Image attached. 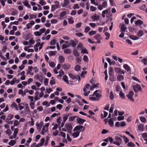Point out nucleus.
Segmentation results:
<instances>
[{
    "label": "nucleus",
    "instance_id": "f257e3e1",
    "mask_svg": "<svg viewBox=\"0 0 147 147\" xmlns=\"http://www.w3.org/2000/svg\"><path fill=\"white\" fill-rule=\"evenodd\" d=\"M122 136L120 135L117 134L115 137V141L113 144L117 146H119L122 143V140L120 137Z\"/></svg>",
    "mask_w": 147,
    "mask_h": 147
},
{
    "label": "nucleus",
    "instance_id": "f03ea898",
    "mask_svg": "<svg viewBox=\"0 0 147 147\" xmlns=\"http://www.w3.org/2000/svg\"><path fill=\"white\" fill-rule=\"evenodd\" d=\"M49 125V123H47L43 126L41 132V134L42 135H43L45 133H47L49 132L48 127Z\"/></svg>",
    "mask_w": 147,
    "mask_h": 147
},
{
    "label": "nucleus",
    "instance_id": "7ed1b4c3",
    "mask_svg": "<svg viewBox=\"0 0 147 147\" xmlns=\"http://www.w3.org/2000/svg\"><path fill=\"white\" fill-rule=\"evenodd\" d=\"M107 1H103L102 5H98L97 8L100 10H102L103 8H106L107 6Z\"/></svg>",
    "mask_w": 147,
    "mask_h": 147
},
{
    "label": "nucleus",
    "instance_id": "20e7f679",
    "mask_svg": "<svg viewBox=\"0 0 147 147\" xmlns=\"http://www.w3.org/2000/svg\"><path fill=\"white\" fill-rule=\"evenodd\" d=\"M85 129V127L81 125H77L73 129L74 131H83Z\"/></svg>",
    "mask_w": 147,
    "mask_h": 147
},
{
    "label": "nucleus",
    "instance_id": "39448f33",
    "mask_svg": "<svg viewBox=\"0 0 147 147\" xmlns=\"http://www.w3.org/2000/svg\"><path fill=\"white\" fill-rule=\"evenodd\" d=\"M55 5H52L51 6V11H54L56 9L60 7L59 3L58 1H55Z\"/></svg>",
    "mask_w": 147,
    "mask_h": 147
},
{
    "label": "nucleus",
    "instance_id": "423d86ee",
    "mask_svg": "<svg viewBox=\"0 0 147 147\" xmlns=\"http://www.w3.org/2000/svg\"><path fill=\"white\" fill-rule=\"evenodd\" d=\"M134 95V92L133 91H131L129 92L128 94L127 95V96L130 100L133 102L134 101V100L133 98Z\"/></svg>",
    "mask_w": 147,
    "mask_h": 147
},
{
    "label": "nucleus",
    "instance_id": "0eeeda50",
    "mask_svg": "<svg viewBox=\"0 0 147 147\" xmlns=\"http://www.w3.org/2000/svg\"><path fill=\"white\" fill-rule=\"evenodd\" d=\"M19 130L18 128H16L14 129L13 134L12 135L10 136L9 139H11L15 138H16L17 134H18Z\"/></svg>",
    "mask_w": 147,
    "mask_h": 147
},
{
    "label": "nucleus",
    "instance_id": "6e6552de",
    "mask_svg": "<svg viewBox=\"0 0 147 147\" xmlns=\"http://www.w3.org/2000/svg\"><path fill=\"white\" fill-rule=\"evenodd\" d=\"M133 88L134 92L136 93L138 92V91H142L141 86L138 84H137L135 86H133Z\"/></svg>",
    "mask_w": 147,
    "mask_h": 147
},
{
    "label": "nucleus",
    "instance_id": "1a4fd4ad",
    "mask_svg": "<svg viewBox=\"0 0 147 147\" xmlns=\"http://www.w3.org/2000/svg\"><path fill=\"white\" fill-rule=\"evenodd\" d=\"M65 127L69 132L71 131L73 128L71 124L68 123H66L65 125Z\"/></svg>",
    "mask_w": 147,
    "mask_h": 147
},
{
    "label": "nucleus",
    "instance_id": "9d476101",
    "mask_svg": "<svg viewBox=\"0 0 147 147\" xmlns=\"http://www.w3.org/2000/svg\"><path fill=\"white\" fill-rule=\"evenodd\" d=\"M108 119H104V121L106 122H108L109 124L111 127H113V119L112 118L110 119L109 121H108Z\"/></svg>",
    "mask_w": 147,
    "mask_h": 147
},
{
    "label": "nucleus",
    "instance_id": "9b49d317",
    "mask_svg": "<svg viewBox=\"0 0 147 147\" xmlns=\"http://www.w3.org/2000/svg\"><path fill=\"white\" fill-rule=\"evenodd\" d=\"M116 71L119 74H124L125 73V71L121 69V68L119 67H117L115 69Z\"/></svg>",
    "mask_w": 147,
    "mask_h": 147
},
{
    "label": "nucleus",
    "instance_id": "f8f14e48",
    "mask_svg": "<svg viewBox=\"0 0 147 147\" xmlns=\"http://www.w3.org/2000/svg\"><path fill=\"white\" fill-rule=\"evenodd\" d=\"M98 90H96L93 93V94H94L96 97V98H94V99L96 100H98L99 98L101 97V95L99 93H98Z\"/></svg>",
    "mask_w": 147,
    "mask_h": 147
},
{
    "label": "nucleus",
    "instance_id": "ddd939ff",
    "mask_svg": "<svg viewBox=\"0 0 147 147\" xmlns=\"http://www.w3.org/2000/svg\"><path fill=\"white\" fill-rule=\"evenodd\" d=\"M143 23V21L140 20H138L135 22V24L136 26H138L139 27H141V25Z\"/></svg>",
    "mask_w": 147,
    "mask_h": 147
},
{
    "label": "nucleus",
    "instance_id": "4468645a",
    "mask_svg": "<svg viewBox=\"0 0 147 147\" xmlns=\"http://www.w3.org/2000/svg\"><path fill=\"white\" fill-rule=\"evenodd\" d=\"M69 76L70 78H72L73 80L77 79L78 80V81L80 80V78L79 76H75L73 75L72 74H70L69 75Z\"/></svg>",
    "mask_w": 147,
    "mask_h": 147
},
{
    "label": "nucleus",
    "instance_id": "2eb2a0df",
    "mask_svg": "<svg viewBox=\"0 0 147 147\" xmlns=\"http://www.w3.org/2000/svg\"><path fill=\"white\" fill-rule=\"evenodd\" d=\"M92 19L94 21H97L99 20V16L96 14H94L92 16Z\"/></svg>",
    "mask_w": 147,
    "mask_h": 147
},
{
    "label": "nucleus",
    "instance_id": "dca6fc26",
    "mask_svg": "<svg viewBox=\"0 0 147 147\" xmlns=\"http://www.w3.org/2000/svg\"><path fill=\"white\" fill-rule=\"evenodd\" d=\"M11 107L12 109H15L16 110H18V106L16 104L15 102H13L11 105Z\"/></svg>",
    "mask_w": 147,
    "mask_h": 147
},
{
    "label": "nucleus",
    "instance_id": "f3484780",
    "mask_svg": "<svg viewBox=\"0 0 147 147\" xmlns=\"http://www.w3.org/2000/svg\"><path fill=\"white\" fill-rule=\"evenodd\" d=\"M59 74L57 75V77L59 79H61L63 75L64 74V72L61 69L60 70L59 72Z\"/></svg>",
    "mask_w": 147,
    "mask_h": 147
},
{
    "label": "nucleus",
    "instance_id": "a211bd4d",
    "mask_svg": "<svg viewBox=\"0 0 147 147\" xmlns=\"http://www.w3.org/2000/svg\"><path fill=\"white\" fill-rule=\"evenodd\" d=\"M72 134V136L74 138H76L78 137L80 134V131H74Z\"/></svg>",
    "mask_w": 147,
    "mask_h": 147
},
{
    "label": "nucleus",
    "instance_id": "6ab92c4d",
    "mask_svg": "<svg viewBox=\"0 0 147 147\" xmlns=\"http://www.w3.org/2000/svg\"><path fill=\"white\" fill-rule=\"evenodd\" d=\"M77 122L80 124L83 123L85 121V120L80 118H78L77 119Z\"/></svg>",
    "mask_w": 147,
    "mask_h": 147
},
{
    "label": "nucleus",
    "instance_id": "aec40b11",
    "mask_svg": "<svg viewBox=\"0 0 147 147\" xmlns=\"http://www.w3.org/2000/svg\"><path fill=\"white\" fill-rule=\"evenodd\" d=\"M40 42H37V43L36 45H35L34 46V49L35 50V51L37 52L38 51V47H40Z\"/></svg>",
    "mask_w": 147,
    "mask_h": 147
},
{
    "label": "nucleus",
    "instance_id": "412c9836",
    "mask_svg": "<svg viewBox=\"0 0 147 147\" xmlns=\"http://www.w3.org/2000/svg\"><path fill=\"white\" fill-rule=\"evenodd\" d=\"M120 28L121 30V32H124L125 30L126 29L127 27L124 24H122L121 25Z\"/></svg>",
    "mask_w": 147,
    "mask_h": 147
},
{
    "label": "nucleus",
    "instance_id": "4be33fe9",
    "mask_svg": "<svg viewBox=\"0 0 147 147\" xmlns=\"http://www.w3.org/2000/svg\"><path fill=\"white\" fill-rule=\"evenodd\" d=\"M69 3V0H64V3L63 4H61V6L63 7H65L67 6Z\"/></svg>",
    "mask_w": 147,
    "mask_h": 147
},
{
    "label": "nucleus",
    "instance_id": "5701e85b",
    "mask_svg": "<svg viewBox=\"0 0 147 147\" xmlns=\"http://www.w3.org/2000/svg\"><path fill=\"white\" fill-rule=\"evenodd\" d=\"M123 68L127 71H129L130 70V68L129 66L127 64H124L123 66Z\"/></svg>",
    "mask_w": 147,
    "mask_h": 147
},
{
    "label": "nucleus",
    "instance_id": "b1692460",
    "mask_svg": "<svg viewBox=\"0 0 147 147\" xmlns=\"http://www.w3.org/2000/svg\"><path fill=\"white\" fill-rule=\"evenodd\" d=\"M22 3L24 4V5L27 7L28 8H31L30 5L29 4L28 1H24L22 2Z\"/></svg>",
    "mask_w": 147,
    "mask_h": 147
},
{
    "label": "nucleus",
    "instance_id": "393cba45",
    "mask_svg": "<svg viewBox=\"0 0 147 147\" xmlns=\"http://www.w3.org/2000/svg\"><path fill=\"white\" fill-rule=\"evenodd\" d=\"M138 130L140 131H142L144 129V125L142 124H139L138 126Z\"/></svg>",
    "mask_w": 147,
    "mask_h": 147
},
{
    "label": "nucleus",
    "instance_id": "a878e982",
    "mask_svg": "<svg viewBox=\"0 0 147 147\" xmlns=\"http://www.w3.org/2000/svg\"><path fill=\"white\" fill-rule=\"evenodd\" d=\"M117 79L118 80L121 81L124 80V77L123 75H118L117 76Z\"/></svg>",
    "mask_w": 147,
    "mask_h": 147
},
{
    "label": "nucleus",
    "instance_id": "bb28decb",
    "mask_svg": "<svg viewBox=\"0 0 147 147\" xmlns=\"http://www.w3.org/2000/svg\"><path fill=\"white\" fill-rule=\"evenodd\" d=\"M65 60V58L62 55L59 56V62L60 63H62Z\"/></svg>",
    "mask_w": 147,
    "mask_h": 147
},
{
    "label": "nucleus",
    "instance_id": "cd10ccee",
    "mask_svg": "<svg viewBox=\"0 0 147 147\" xmlns=\"http://www.w3.org/2000/svg\"><path fill=\"white\" fill-rule=\"evenodd\" d=\"M16 143V141L14 140H11L8 143V144L10 146H13Z\"/></svg>",
    "mask_w": 147,
    "mask_h": 147
},
{
    "label": "nucleus",
    "instance_id": "c85d7f7f",
    "mask_svg": "<svg viewBox=\"0 0 147 147\" xmlns=\"http://www.w3.org/2000/svg\"><path fill=\"white\" fill-rule=\"evenodd\" d=\"M13 115L10 114H9L8 115L6 119L7 120H11L13 117Z\"/></svg>",
    "mask_w": 147,
    "mask_h": 147
},
{
    "label": "nucleus",
    "instance_id": "c756f323",
    "mask_svg": "<svg viewBox=\"0 0 147 147\" xmlns=\"http://www.w3.org/2000/svg\"><path fill=\"white\" fill-rule=\"evenodd\" d=\"M93 38L96 40H101L102 39L100 35L99 34H97L96 36L93 37Z\"/></svg>",
    "mask_w": 147,
    "mask_h": 147
},
{
    "label": "nucleus",
    "instance_id": "7c9ffc66",
    "mask_svg": "<svg viewBox=\"0 0 147 147\" xmlns=\"http://www.w3.org/2000/svg\"><path fill=\"white\" fill-rule=\"evenodd\" d=\"M109 9H106L103 11L102 13V16L103 18H105V14L108 13V10Z\"/></svg>",
    "mask_w": 147,
    "mask_h": 147
},
{
    "label": "nucleus",
    "instance_id": "2f4dec72",
    "mask_svg": "<svg viewBox=\"0 0 147 147\" xmlns=\"http://www.w3.org/2000/svg\"><path fill=\"white\" fill-rule=\"evenodd\" d=\"M90 86V85L88 84H86L85 87L83 89V91L84 92H86L87 90H89V87Z\"/></svg>",
    "mask_w": 147,
    "mask_h": 147
},
{
    "label": "nucleus",
    "instance_id": "473e14b6",
    "mask_svg": "<svg viewBox=\"0 0 147 147\" xmlns=\"http://www.w3.org/2000/svg\"><path fill=\"white\" fill-rule=\"evenodd\" d=\"M68 77L66 75H64L63 76V80L67 84H69V82L68 80Z\"/></svg>",
    "mask_w": 147,
    "mask_h": 147
},
{
    "label": "nucleus",
    "instance_id": "72a5a7b5",
    "mask_svg": "<svg viewBox=\"0 0 147 147\" xmlns=\"http://www.w3.org/2000/svg\"><path fill=\"white\" fill-rule=\"evenodd\" d=\"M64 52L65 54H70L71 52V50L68 49H66L64 50Z\"/></svg>",
    "mask_w": 147,
    "mask_h": 147
},
{
    "label": "nucleus",
    "instance_id": "f704fd0d",
    "mask_svg": "<svg viewBox=\"0 0 147 147\" xmlns=\"http://www.w3.org/2000/svg\"><path fill=\"white\" fill-rule=\"evenodd\" d=\"M35 101L34 102H31L29 104L30 106L32 109H33L35 108Z\"/></svg>",
    "mask_w": 147,
    "mask_h": 147
},
{
    "label": "nucleus",
    "instance_id": "c9c22d12",
    "mask_svg": "<svg viewBox=\"0 0 147 147\" xmlns=\"http://www.w3.org/2000/svg\"><path fill=\"white\" fill-rule=\"evenodd\" d=\"M87 73V72L86 71L84 70L83 71L81 72L80 75L81 77L83 78H84L85 77V76Z\"/></svg>",
    "mask_w": 147,
    "mask_h": 147
},
{
    "label": "nucleus",
    "instance_id": "e433bc0d",
    "mask_svg": "<svg viewBox=\"0 0 147 147\" xmlns=\"http://www.w3.org/2000/svg\"><path fill=\"white\" fill-rule=\"evenodd\" d=\"M70 65L68 64H64L63 65V67L64 69H67L70 67Z\"/></svg>",
    "mask_w": 147,
    "mask_h": 147
},
{
    "label": "nucleus",
    "instance_id": "4c0bfd02",
    "mask_svg": "<svg viewBox=\"0 0 147 147\" xmlns=\"http://www.w3.org/2000/svg\"><path fill=\"white\" fill-rule=\"evenodd\" d=\"M109 76L113 75V70L112 68L110 67L109 68Z\"/></svg>",
    "mask_w": 147,
    "mask_h": 147
},
{
    "label": "nucleus",
    "instance_id": "58836bf2",
    "mask_svg": "<svg viewBox=\"0 0 147 147\" xmlns=\"http://www.w3.org/2000/svg\"><path fill=\"white\" fill-rule=\"evenodd\" d=\"M73 53L76 57H78L79 56V54L78 51L76 50H74L73 51Z\"/></svg>",
    "mask_w": 147,
    "mask_h": 147
},
{
    "label": "nucleus",
    "instance_id": "ea45409f",
    "mask_svg": "<svg viewBox=\"0 0 147 147\" xmlns=\"http://www.w3.org/2000/svg\"><path fill=\"white\" fill-rule=\"evenodd\" d=\"M127 145L128 147H135V146L134 144L131 142H129Z\"/></svg>",
    "mask_w": 147,
    "mask_h": 147
},
{
    "label": "nucleus",
    "instance_id": "a19ab883",
    "mask_svg": "<svg viewBox=\"0 0 147 147\" xmlns=\"http://www.w3.org/2000/svg\"><path fill=\"white\" fill-rule=\"evenodd\" d=\"M97 9L96 7H94L92 5H91L90 6V10L91 11H96Z\"/></svg>",
    "mask_w": 147,
    "mask_h": 147
},
{
    "label": "nucleus",
    "instance_id": "79ce46f5",
    "mask_svg": "<svg viewBox=\"0 0 147 147\" xmlns=\"http://www.w3.org/2000/svg\"><path fill=\"white\" fill-rule=\"evenodd\" d=\"M143 34V32L142 30H139L137 33L138 36V37H141L142 36Z\"/></svg>",
    "mask_w": 147,
    "mask_h": 147
},
{
    "label": "nucleus",
    "instance_id": "37998d69",
    "mask_svg": "<svg viewBox=\"0 0 147 147\" xmlns=\"http://www.w3.org/2000/svg\"><path fill=\"white\" fill-rule=\"evenodd\" d=\"M119 96L121 97V98L122 99H124L125 98V96L123 93L121 91H120L119 93Z\"/></svg>",
    "mask_w": 147,
    "mask_h": 147
},
{
    "label": "nucleus",
    "instance_id": "c03bdc74",
    "mask_svg": "<svg viewBox=\"0 0 147 147\" xmlns=\"http://www.w3.org/2000/svg\"><path fill=\"white\" fill-rule=\"evenodd\" d=\"M36 125L37 127V129L38 131H40L41 130V127H42L38 124V123H36Z\"/></svg>",
    "mask_w": 147,
    "mask_h": 147
},
{
    "label": "nucleus",
    "instance_id": "a18cd8bd",
    "mask_svg": "<svg viewBox=\"0 0 147 147\" xmlns=\"http://www.w3.org/2000/svg\"><path fill=\"white\" fill-rule=\"evenodd\" d=\"M52 125L53 126L52 128L53 130H55L57 129L58 126L56 123H53L52 124Z\"/></svg>",
    "mask_w": 147,
    "mask_h": 147
},
{
    "label": "nucleus",
    "instance_id": "49530a36",
    "mask_svg": "<svg viewBox=\"0 0 147 147\" xmlns=\"http://www.w3.org/2000/svg\"><path fill=\"white\" fill-rule=\"evenodd\" d=\"M5 132L8 136H10L11 134V131L10 129H7Z\"/></svg>",
    "mask_w": 147,
    "mask_h": 147
},
{
    "label": "nucleus",
    "instance_id": "de8ad7c7",
    "mask_svg": "<svg viewBox=\"0 0 147 147\" xmlns=\"http://www.w3.org/2000/svg\"><path fill=\"white\" fill-rule=\"evenodd\" d=\"M98 86V84H94L92 85V87H91L90 88V90H92L94 89V88H97V87Z\"/></svg>",
    "mask_w": 147,
    "mask_h": 147
},
{
    "label": "nucleus",
    "instance_id": "09e8293b",
    "mask_svg": "<svg viewBox=\"0 0 147 147\" xmlns=\"http://www.w3.org/2000/svg\"><path fill=\"white\" fill-rule=\"evenodd\" d=\"M49 64L51 68L54 67L55 65V63L53 62H49Z\"/></svg>",
    "mask_w": 147,
    "mask_h": 147
},
{
    "label": "nucleus",
    "instance_id": "8fccbe9b",
    "mask_svg": "<svg viewBox=\"0 0 147 147\" xmlns=\"http://www.w3.org/2000/svg\"><path fill=\"white\" fill-rule=\"evenodd\" d=\"M30 19L29 20H30L33 19H35L36 18V15H35L33 14H31L29 15Z\"/></svg>",
    "mask_w": 147,
    "mask_h": 147
},
{
    "label": "nucleus",
    "instance_id": "3c124183",
    "mask_svg": "<svg viewBox=\"0 0 147 147\" xmlns=\"http://www.w3.org/2000/svg\"><path fill=\"white\" fill-rule=\"evenodd\" d=\"M108 115V113L106 111L103 112V114L102 113L101 114V118H104L106 117Z\"/></svg>",
    "mask_w": 147,
    "mask_h": 147
},
{
    "label": "nucleus",
    "instance_id": "603ef678",
    "mask_svg": "<svg viewBox=\"0 0 147 147\" xmlns=\"http://www.w3.org/2000/svg\"><path fill=\"white\" fill-rule=\"evenodd\" d=\"M33 69V67L32 66H29L28 67V69L26 70L27 73H28L29 72H32V69Z\"/></svg>",
    "mask_w": 147,
    "mask_h": 147
},
{
    "label": "nucleus",
    "instance_id": "864d4df0",
    "mask_svg": "<svg viewBox=\"0 0 147 147\" xmlns=\"http://www.w3.org/2000/svg\"><path fill=\"white\" fill-rule=\"evenodd\" d=\"M20 123V122L18 120H15L14 121L13 126H17V125H19Z\"/></svg>",
    "mask_w": 147,
    "mask_h": 147
},
{
    "label": "nucleus",
    "instance_id": "5fc2aeb1",
    "mask_svg": "<svg viewBox=\"0 0 147 147\" xmlns=\"http://www.w3.org/2000/svg\"><path fill=\"white\" fill-rule=\"evenodd\" d=\"M140 119L141 121L142 122H145L146 121V119L144 117H140Z\"/></svg>",
    "mask_w": 147,
    "mask_h": 147
},
{
    "label": "nucleus",
    "instance_id": "6e6d98bb",
    "mask_svg": "<svg viewBox=\"0 0 147 147\" xmlns=\"http://www.w3.org/2000/svg\"><path fill=\"white\" fill-rule=\"evenodd\" d=\"M58 22V20L57 19H52L51 20V23L52 24H55Z\"/></svg>",
    "mask_w": 147,
    "mask_h": 147
},
{
    "label": "nucleus",
    "instance_id": "4d7b16f0",
    "mask_svg": "<svg viewBox=\"0 0 147 147\" xmlns=\"http://www.w3.org/2000/svg\"><path fill=\"white\" fill-rule=\"evenodd\" d=\"M45 142V139L44 138H42L40 140V142L39 144L41 146H42Z\"/></svg>",
    "mask_w": 147,
    "mask_h": 147
},
{
    "label": "nucleus",
    "instance_id": "13d9d810",
    "mask_svg": "<svg viewBox=\"0 0 147 147\" xmlns=\"http://www.w3.org/2000/svg\"><path fill=\"white\" fill-rule=\"evenodd\" d=\"M96 97L94 94H93L92 96H90L89 99L92 100H96L94 99V98H96Z\"/></svg>",
    "mask_w": 147,
    "mask_h": 147
},
{
    "label": "nucleus",
    "instance_id": "bf43d9fd",
    "mask_svg": "<svg viewBox=\"0 0 147 147\" xmlns=\"http://www.w3.org/2000/svg\"><path fill=\"white\" fill-rule=\"evenodd\" d=\"M109 79L111 81H114L115 80V78L114 77L113 75L110 76L109 78Z\"/></svg>",
    "mask_w": 147,
    "mask_h": 147
},
{
    "label": "nucleus",
    "instance_id": "052dcab7",
    "mask_svg": "<svg viewBox=\"0 0 147 147\" xmlns=\"http://www.w3.org/2000/svg\"><path fill=\"white\" fill-rule=\"evenodd\" d=\"M81 53H82L88 54V52L86 49L85 48H82L81 51Z\"/></svg>",
    "mask_w": 147,
    "mask_h": 147
},
{
    "label": "nucleus",
    "instance_id": "680f3d73",
    "mask_svg": "<svg viewBox=\"0 0 147 147\" xmlns=\"http://www.w3.org/2000/svg\"><path fill=\"white\" fill-rule=\"evenodd\" d=\"M25 67V66L24 65H22L20 66H19L18 67V68H19L20 70H18V72L20 71L21 70H22Z\"/></svg>",
    "mask_w": 147,
    "mask_h": 147
},
{
    "label": "nucleus",
    "instance_id": "e2e57ef3",
    "mask_svg": "<svg viewBox=\"0 0 147 147\" xmlns=\"http://www.w3.org/2000/svg\"><path fill=\"white\" fill-rule=\"evenodd\" d=\"M142 62H143L144 65H146L147 63V58H144L141 60Z\"/></svg>",
    "mask_w": 147,
    "mask_h": 147
},
{
    "label": "nucleus",
    "instance_id": "0e129e2a",
    "mask_svg": "<svg viewBox=\"0 0 147 147\" xmlns=\"http://www.w3.org/2000/svg\"><path fill=\"white\" fill-rule=\"evenodd\" d=\"M123 139L124 140L125 143H127L129 141V140L127 138L125 137V136H122Z\"/></svg>",
    "mask_w": 147,
    "mask_h": 147
},
{
    "label": "nucleus",
    "instance_id": "69168bd1",
    "mask_svg": "<svg viewBox=\"0 0 147 147\" xmlns=\"http://www.w3.org/2000/svg\"><path fill=\"white\" fill-rule=\"evenodd\" d=\"M114 107V105L113 104H112L111 105L110 108L109 110L110 113H112L113 112Z\"/></svg>",
    "mask_w": 147,
    "mask_h": 147
},
{
    "label": "nucleus",
    "instance_id": "338daca9",
    "mask_svg": "<svg viewBox=\"0 0 147 147\" xmlns=\"http://www.w3.org/2000/svg\"><path fill=\"white\" fill-rule=\"evenodd\" d=\"M47 92L48 94H50L51 92L53 91V90L51 88H46Z\"/></svg>",
    "mask_w": 147,
    "mask_h": 147
},
{
    "label": "nucleus",
    "instance_id": "774afa93",
    "mask_svg": "<svg viewBox=\"0 0 147 147\" xmlns=\"http://www.w3.org/2000/svg\"><path fill=\"white\" fill-rule=\"evenodd\" d=\"M34 35L36 36H39L41 35V33L39 31L35 32L34 33Z\"/></svg>",
    "mask_w": 147,
    "mask_h": 147
}]
</instances>
